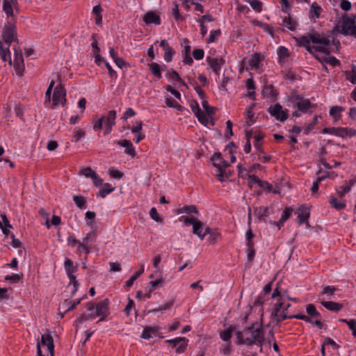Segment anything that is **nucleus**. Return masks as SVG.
I'll use <instances>...</instances> for the list:
<instances>
[{"label": "nucleus", "mask_w": 356, "mask_h": 356, "mask_svg": "<svg viewBox=\"0 0 356 356\" xmlns=\"http://www.w3.org/2000/svg\"><path fill=\"white\" fill-rule=\"evenodd\" d=\"M343 110L341 106H332L330 110V115L333 117L335 120H338L341 118L340 112Z\"/></svg>", "instance_id": "45"}, {"label": "nucleus", "mask_w": 356, "mask_h": 356, "mask_svg": "<svg viewBox=\"0 0 356 356\" xmlns=\"http://www.w3.org/2000/svg\"><path fill=\"white\" fill-rule=\"evenodd\" d=\"M159 331L156 327H146L144 328L143 332L141 334V338L145 339H149L152 337V334H156Z\"/></svg>", "instance_id": "31"}, {"label": "nucleus", "mask_w": 356, "mask_h": 356, "mask_svg": "<svg viewBox=\"0 0 356 356\" xmlns=\"http://www.w3.org/2000/svg\"><path fill=\"white\" fill-rule=\"evenodd\" d=\"M211 160L213 161V166L217 168L216 176L217 177L218 179L220 181H223L225 178H228L227 172L224 170V169L228 167L229 165L227 161L222 158L221 154H214L211 157Z\"/></svg>", "instance_id": "3"}, {"label": "nucleus", "mask_w": 356, "mask_h": 356, "mask_svg": "<svg viewBox=\"0 0 356 356\" xmlns=\"http://www.w3.org/2000/svg\"><path fill=\"white\" fill-rule=\"evenodd\" d=\"M316 58L319 60L322 64H330L332 67L339 66L340 65V61L334 56H323L319 57L318 56H315Z\"/></svg>", "instance_id": "21"}, {"label": "nucleus", "mask_w": 356, "mask_h": 356, "mask_svg": "<svg viewBox=\"0 0 356 356\" xmlns=\"http://www.w3.org/2000/svg\"><path fill=\"white\" fill-rule=\"evenodd\" d=\"M96 237L97 234L95 232L92 231L87 234V235L83 238V241L81 242L85 244V246L88 245H90V247H91L92 243L95 241Z\"/></svg>", "instance_id": "39"}, {"label": "nucleus", "mask_w": 356, "mask_h": 356, "mask_svg": "<svg viewBox=\"0 0 356 356\" xmlns=\"http://www.w3.org/2000/svg\"><path fill=\"white\" fill-rule=\"evenodd\" d=\"M297 213L299 224L302 225L303 223H305L306 227H309L310 225L308 222V219L310 215L309 209L305 206H301L298 208Z\"/></svg>", "instance_id": "13"}, {"label": "nucleus", "mask_w": 356, "mask_h": 356, "mask_svg": "<svg viewBox=\"0 0 356 356\" xmlns=\"http://www.w3.org/2000/svg\"><path fill=\"white\" fill-rule=\"evenodd\" d=\"M306 312L308 314L307 316L314 318H321V314L317 311L316 306L314 304H308L306 305Z\"/></svg>", "instance_id": "26"}, {"label": "nucleus", "mask_w": 356, "mask_h": 356, "mask_svg": "<svg viewBox=\"0 0 356 356\" xmlns=\"http://www.w3.org/2000/svg\"><path fill=\"white\" fill-rule=\"evenodd\" d=\"M10 47H4L3 42L0 40V56L3 62L8 61L9 64L12 65V60L10 52Z\"/></svg>", "instance_id": "20"}, {"label": "nucleus", "mask_w": 356, "mask_h": 356, "mask_svg": "<svg viewBox=\"0 0 356 356\" xmlns=\"http://www.w3.org/2000/svg\"><path fill=\"white\" fill-rule=\"evenodd\" d=\"M322 8L316 2L313 3L311 5L310 10H309V18L310 19H318L320 17L321 12Z\"/></svg>", "instance_id": "29"}, {"label": "nucleus", "mask_w": 356, "mask_h": 356, "mask_svg": "<svg viewBox=\"0 0 356 356\" xmlns=\"http://www.w3.org/2000/svg\"><path fill=\"white\" fill-rule=\"evenodd\" d=\"M330 204L332 206V207L336 209L337 210H341L346 207L345 202L337 201V197L333 195L330 197Z\"/></svg>", "instance_id": "38"}, {"label": "nucleus", "mask_w": 356, "mask_h": 356, "mask_svg": "<svg viewBox=\"0 0 356 356\" xmlns=\"http://www.w3.org/2000/svg\"><path fill=\"white\" fill-rule=\"evenodd\" d=\"M282 307L283 302L280 299L277 300V303L275 304L273 310L271 313L273 321L277 325H279L285 319H291L290 316L287 315V312H283V309H282Z\"/></svg>", "instance_id": "5"}, {"label": "nucleus", "mask_w": 356, "mask_h": 356, "mask_svg": "<svg viewBox=\"0 0 356 356\" xmlns=\"http://www.w3.org/2000/svg\"><path fill=\"white\" fill-rule=\"evenodd\" d=\"M3 10L7 17H13L19 13L18 3L17 0H3Z\"/></svg>", "instance_id": "8"}, {"label": "nucleus", "mask_w": 356, "mask_h": 356, "mask_svg": "<svg viewBox=\"0 0 356 356\" xmlns=\"http://www.w3.org/2000/svg\"><path fill=\"white\" fill-rule=\"evenodd\" d=\"M262 93L264 96L270 97L272 98H276L277 92L275 90L273 85H266L264 86Z\"/></svg>", "instance_id": "34"}, {"label": "nucleus", "mask_w": 356, "mask_h": 356, "mask_svg": "<svg viewBox=\"0 0 356 356\" xmlns=\"http://www.w3.org/2000/svg\"><path fill=\"white\" fill-rule=\"evenodd\" d=\"M290 102L294 108H296L303 113H307L308 109L313 106L309 99H305L298 95H291Z\"/></svg>", "instance_id": "4"}, {"label": "nucleus", "mask_w": 356, "mask_h": 356, "mask_svg": "<svg viewBox=\"0 0 356 356\" xmlns=\"http://www.w3.org/2000/svg\"><path fill=\"white\" fill-rule=\"evenodd\" d=\"M305 36H306L310 42L314 44H330V42L328 38L323 37L316 32L309 33Z\"/></svg>", "instance_id": "14"}, {"label": "nucleus", "mask_w": 356, "mask_h": 356, "mask_svg": "<svg viewBox=\"0 0 356 356\" xmlns=\"http://www.w3.org/2000/svg\"><path fill=\"white\" fill-rule=\"evenodd\" d=\"M254 106V104H252V106H250L248 109L246 111L245 113H246V117L248 120H250V122H247L246 123V126L248 127H250L252 124H253L254 122V120H253V118H254V113H253V107Z\"/></svg>", "instance_id": "51"}, {"label": "nucleus", "mask_w": 356, "mask_h": 356, "mask_svg": "<svg viewBox=\"0 0 356 356\" xmlns=\"http://www.w3.org/2000/svg\"><path fill=\"white\" fill-rule=\"evenodd\" d=\"M41 343L43 346L47 347L51 355L54 353V344L52 337L49 334H42L41 337Z\"/></svg>", "instance_id": "19"}, {"label": "nucleus", "mask_w": 356, "mask_h": 356, "mask_svg": "<svg viewBox=\"0 0 356 356\" xmlns=\"http://www.w3.org/2000/svg\"><path fill=\"white\" fill-rule=\"evenodd\" d=\"M15 17H11L3 25L1 30V38L6 46L10 47L12 42L19 43L17 38Z\"/></svg>", "instance_id": "2"}, {"label": "nucleus", "mask_w": 356, "mask_h": 356, "mask_svg": "<svg viewBox=\"0 0 356 356\" xmlns=\"http://www.w3.org/2000/svg\"><path fill=\"white\" fill-rule=\"evenodd\" d=\"M86 307L88 311L90 312V313L83 314L79 318H77L75 321V323L76 325L81 324L86 321L92 320L95 318L96 316L95 314H94L95 305L92 302H89L86 304Z\"/></svg>", "instance_id": "11"}, {"label": "nucleus", "mask_w": 356, "mask_h": 356, "mask_svg": "<svg viewBox=\"0 0 356 356\" xmlns=\"http://www.w3.org/2000/svg\"><path fill=\"white\" fill-rule=\"evenodd\" d=\"M65 96H66V91H65V89L64 88V86L61 83L57 85L55 87L54 91L53 93V97H52L54 105L58 106L59 104H61V105L64 106L66 102Z\"/></svg>", "instance_id": "7"}, {"label": "nucleus", "mask_w": 356, "mask_h": 356, "mask_svg": "<svg viewBox=\"0 0 356 356\" xmlns=\"http://www.w3.org/2000/svg\"><path fill=\"white\" fill-rule=\"evenodd\" d=\"M193 213L198 214V211L195 206L187 205V206L183 207L182 208H180L178 210V213Z\"/></svg>", "instance_id": "44"}, {"label": "nucleus", "mask_w": 356, "mask_h": 356, "mask_svg": "<svg viewBox=\"0 0 356 356\" xmlns=\"http://www.w3.org/2000/svg\"><path fill=\"white\" fill-rule=\"evenodd\" d=\"M64 266L67 276L74 274L76 270V267L74 266L73 261L69 258L65 259Z\"/></svg>", "instance_id": "36"}, {"label": "nucleus", "mask_w": 356, "mask_h": 356, "mask_svg": "<svg viewBox=\"0 0 356 356\" xmlns=\"http://www.w3.org/2000/svg\"><path fill=\"white\" fill-rule=\"evenodd\" d=\"M114 190V187H113L110 184L106 183L104 184L103 188L100 189L97 195L104 198L107 194L112 193Z\"/></svg>", "instance_id": "37"}, {"label": "nucleus", "mask_w": 356, "mask_h": 356, "mask_svg": "<svg viewBox=\"0 0 356 356\" xmlns=\"http://www.w3.org/2000/svg\"><path fill=\"white\" fill-rule=\"evenodd\" d=\"M73 200L75 202L76 205L81 209H84L86 200V199L81 196V195H74L73 197Z\"/></svg>", "instance_id": "47"}, {"label": "nucleus", "mask_w": 356, "mask_h": 356, "mask_svg": "<svg viewBox=\"0 0 356 356\" xmlns=\"http://www.w3.org/2000/svg\"><path fill=\"white\" fill-rule=\"evenodd\" d=\"M232 127L233 124L231 120H227L226 122V131L225 133V136L227 139H229L234 134L232 131Z\"/></svg>", "instance_id": "56"}, {"label": "nucleus", "mask_w": 356, "mask_h": 356, "mask_svg": "<svg viewBox=\"0 0 356 356\" xmlns=\"http://www.w3.org/2000/svg\"><path fill=\"white\" fill-rule=\"evenodd\" d=\"M165 342L173 344V346H176L177 344L180 343L176 349L177 353H184L188 345V340L185 337H177L172 339H168Z\"/></svg>", "instance_id": "12"}, {"label": "nucleus", "mask_w": 356, "mask_h": 356, "mask_svg": "<svg viewBox=\"0 0 356 356\" xmlns=\"http://www.w3.org/2000/svg\"><path fill=\"white\" fill-rule=\"evenodd\" d=\"M104 122L106 125L114 126L115 124L116 112L114 110L109 111L107 115L104 116Z\"/></svg>", "instance_id": "33"}, {"label": "nucleus", "mask_w": 356, "mask_h": 356, "mask_svg": "<svg viewBox=\"0 0 356 356\" xmlns=\"http://www.w3.org/2000/svg\"><path fill=\"white\" fill-rule=\"evenodd\" d=\"M355 24V17H350L348 16H343L342 17V33L345 35H348L350 34V31L353 29L354 24Z\"/></svg>", "instance_id": "15"}, {"label": "nucleus", "mask_w": 356, "mask_h": 356, "mask_svg": "<svg viewBox=\"0 0 356 356\" xmlns=\"http://www.w3.org/2000/svg\"><path fill=\"white\" fill-rule=\"evenodd\" d=\"M80 174L92 179V177L97 174L95 171L92 170L90 167L84 168L80 171Z\"/></svg>", "instance_id": "53"}, {"label": "nucleus", "mask_w": 356, "mask_h": 356, "mask_svg": "<svg viewBox=\"0 0 356 356\" xmlns=\"http://www.w3.org/2000/svg\"><path fill=\"white\" fill-rule=\"evenodd\" d=\"M321 304L327 309L332 312H338L343 307L342 304L332 301H323L321 302Z\"/></svg>", "instance_id": "25"}, {"label": "nucleus", "mask_w": 356, "mask_h": 356, "mask_svg": "<svg viewBox=\"0 0 356 356\" xmlns=\"http://www.w3.org/2000/svg\"><path fill=\"white\" fill-rule=\"evenodd\" d=\"M91 247L90 245H86L82 242H79V245L77 248V252L79 253L84 252L86 254H88L90 252Z\"/></svg>", "instance_id": "54"}, {"label": "nucleus", "mask_w": 356, "mask_h": 356, "mask_svg": "<svg viewBox=\"0 0 356 356\" xmlns=\"http://www.w3.org/2000/svg\"><path fill=\"white\" fill-rule=\"evenodd\" d=\"M207 61L210 69L216 74L219 75L222 67L225 65V60L222 58L207 57Z\"/></svg>", "instance_id": "9"}, {"label": "nucleus", "mask_w": 356, "mask_h": 356, "mask_svg": "<svg viewBox=\"0 0 356 356\" xmlns=\"http://www.w3.org/2000/svg\"><path fill=\"white\" fill-rule=\"evenodd\" d=\"M85 136H86V132L83 130H82L81 129L76 128L74 130V136L72 139V141L74 143H77L79 140L84 138Z\"/></svg>", "instance_id": "46"}, {"label": "nucleus", "mask_w": 356, "mask_h": 356, "mask_svg": "<svg viewBox=\"0 0 356 356\" xmlns=\"http://www.w3.org/2000/svg\"><path fill=\"white\" fill-rule=\"evenodd\" d=\"M207 234L209 235L208 238V241L210 244H215L217 241V239L220 236V233L212 229L209 227H205V236Z\"/></svg>", "instance_id": "28"}, {"label": "nucleus", "mask_w": 356, "mask_h": 356, "mask_svg": "<svg viewBox=\"0 0 356 356\" xmlns=\"http://www.w3.org/2000/svg\"><path fill=\"white\" fill-rule=\"evenodd\" d=\"M234 330L235 327L234 326L229 327L227 329L220 332V338L225 341H229Z\"/></svg>", "instance_id": "42"}, {"label": "nucleus", "mask_w": 356, "mask_h": 356, "mask_svg": "<svg viewBox=\"0 0 356 356\" xmlns=\"http://www.w3.org/2000/svg\"><path fill=\"white\" fill-rule=\"evenodd\" d=\"M149 69L151 72L158 79L161 78V70L160 65L156 63H152L149 65Z\"/></svg>", "instance_id": "41"}, {"label": "nucleus", "mask_w": 356, "mask_h": 356, "mask_svg": "<svg viewBox=\"0 0 356 356\" xmlns=\"http://www.w3.org/2000/svg\"><path fill=\"white\" fill-rule=\"evenodd\" d=\"M143 21L147 24H154L156 25L161 24L160 17L153 11L147 12L143 17Z\"/></svg>", "instance_id": "17"}, {"label": "nucleus", "mask_w": 356, "mask_h": 356, "mask_svg": "<svg viewBox=\"0 0 356 356\" xmlns=\"http://www.w3.org/2000/svg\"><path fill=\"white\" fill-rule=\"evenodd\" d=\"M341 321L346 323L353 331V335L356 337V320L352 319L348 321L346 319H341Z\"/></svg>", "instance_id": "52"}, {"label": "nucleus", "mask_w": 356, "mask_h": 356, "mask_svg": "<svg viewBox=\"0 0 356 356\" xmlns=\"http://www.w3.org/2000/svg\"><path fill=\"white\" fill-rule=\"evenodd\" d=\"M150 217L156 222H162V218L160 217L156 208L152 207L149 211Z\"/></svg>", "instance_id": "61"}, {"label": "nucleus", "mask_w": 356, "mask_h": 356, "mask_svg": "<svg viewBox=\"0 0 356 356\" xmlns=\"http://www.w3.org/2000/svg\"><path fill=\"white\" fill-rule=\"evenodd\" d=\"M278 55V62L280 65H283L286 59L289 56V52L286 47L281 46L279 47L277 51Z\"/></svg>", "instance_id": "22"}, {"label": "nucleus", "mask_w": 356, "mask_h": 356, "mask_svg": "<svg viewBox=\"0 0 356 356\" xmlns=\"http://www.w3.org/2000/svg\"><path fill=\"white\" fill-rule=\"evenodd\" d=\"M290 318H296V319H300V320H302L307 323H313V320L309 318V316L305 315V314H295V315H290Z\"/></svg>", "instance_id": "55"}, {"label": "nucleus", "mask_w": 356, "mask_h": 356, "mask_svg": "<svg viewBox=\"0 0 356 356\" xmlns=\"http://www.w3.org/2000/svg\"><path fill=\"white\" fill-rule=\"evenodd\" d=\"M14 65L16 72L19 76H22L24 70V58L22 54L19 52H15V57L14 60Z\"/></svg>", "instance_id": "16"}, {"label": "nucleus", "mask_w": 356, "mask_h": 356, "mask_svg": "<svg viewBox=\"0 0 356 356\" xmlns=\"http://www.w3.org/2000/svg\"><path fill=\"white\" fill-rule=\"evenodd\" d=\"M355 184V181H346L344 184L337 188V193L340 198H342L346 193L351 191Z\"/></svg>", "instance_id": "18"}, {"label": "nucleus", "mask_w": 356, "mask_h": 356, "mask_svg": "<svg viewBox=\"0 0 356 356\" xmlns=\"http://www.w3.org/2000/svg\"><path fill=\"white\" fill-rule=\"evenodd\" d=\"M165 104L168 107L175 108L178 111H181V105L177 101L170 97L165 99Z\"/></svg>", "instance_id": "49"}, {"label": "nucleus", "mask_w": 356, "mask_h": 356, "mask_svg": "<svg viewBox=\"0 0 356 356\" xmlns=\"http://www.w3.org/2000/svg\"><path fill=\"white\" fill-rule=\"evenodd\" d=\"M164 59L166 62H170L172 59V56L175 54V51L170 47L167 49L164 50Z\"/></svg>", "instance_id": "58"}, {"label": "nucleus", "mask_w": 356, "mask_h": 356, "mask_svg": "<svg viewBox=\"0 0 356 356\" xmlns=\"http://www.w3.org/2000/svg\"><path fill=\"white\" fill-rule=\"evenodd\" d=\"M202 104L204 110L208 115H212L215 114L216 108L209 106L208 102L206 99L203 100Z\"/></svg>", "instance_id": "50"}, {"label": "nucleus", "mask_w": 356, "mask_h": 356, "mask_svg": "<svg viewBox=\"0 0 356 356\" xmlns=\"http://www.w3.org/2000/svg\"><path fill=\"white\" fill-rule=\"evenodd\" d=\"M356 135V131L346 127H339L337 136L345 138L346 136H354Z\"/></svg>", "instance_id": "30"}, {"label": "nucleus", "mask_w": 356, "mask_h": 356, "mask_svg": "<svg viewBox=\"0 0 356 356\" xmlns=\"http://www.w3.org/2000/svg\"><path fill=\"white\" fill-rule=\"evenodd\" d=\"M236 337L238 345H247L248 346L257 345L260 347V351H262V346L265 339L261 323L257 322L252 323L251 325L245 327L243 330L237 331Z\"/></svg>", "instance_id": "1"}, {"label": "nucleus", "mask_w": 356, "mask_h": 356, "mask_svg": "<svg viewBox=\"0 0 356 356\" xmlns=\"http://www.w3.org/2000/svg\"><path fill=\"white\" fill-rule=\"evenodd\" d=\"M264 60V56L259 53H254L252 55L249 60V65L252 68L259 69L261 60Z\"/></svg>", "instance_id": "24"}, {"label": "nucleus", "mask_w": 356, "mask_h": 356, "mask_svg": "<svg viewBox=\"0 0 356 356\" xmlns=\"http://www.w3.org/2000/svg\"><path fill=\"white\" fill-rule=\"evenodd\" d=\"M249 3L251 7L257 12H261L262 9V3L259 0H250Z\"/></svg>", "instance_id": "59"}, {"label": "nucleus", "mask_w": 356, "mask_h": 356, "mask_svg": "<svg viewBox=\"0 0 356 356\" xmlns=\"http://www.w3.org/2000/svg\"><path fill=\"white\" fill-rule=\"evenodd\" d=\"M193 233L197 235L200 240H203L205 237V227L204 223L201 221L193 227Z\"/></svg>", "instance_id": "23"}, {"label": "nucleus", "mask_w": 356, "mask_h": 356, "mask_svg": "<svg viewBox=\"0 0 356 356\" xmlns=\"http://www.w3.org/2000/svg\"><path fill=\"white\" fill-rule=\"evenodd\" d=\"M270 214L269 209L266 207H261L257 209V215L259 220L266 221V217Z\"/></svg>", "instance_id": "40"}, {"label": "nucleus", "mask_w": 356, "mask_h": 356, "mask_svg": "<svg viewBox=\"0 0 356 356\" xmlns=\"http://www.w3.org/2000/svg\"><path fill=\"white\" fill-rule=\"evenodd\" d=\"M282 23L291 31H294L297 26L296 22L291 17L289 14L288 16L284 17Z\"/></svg>", "instance_id": "35"}, {"label": "nucleus", "mask_w": 356, "mask_h": 356, "mask_svg": "<svg viewBox=\"0 0 356 356\" xmlns=\"http://www.w3.org/2000/svg\"><path fill=\"white\" fill-rule=\"evenodd\" d=\"M108 300L104 299L102 301L97 303L95 307L96 312L95 316H101L98 322L104 321L105 318L108 315Z\"/></svg>", "instance_id": "10"}, {"label": "nucleus", "mask_w": 356, "mask_h": 356, "mask_svg": "<svg viewBox=\"0 0 356 356\" xmlns=\"http://www.w3.org/2000/svg\"><path fill=\"white\" fill-rule=\"evenodd\" d=\"M163 282V278L158 279L156 280L151 281L149 282V289L150 292H152L155 290L156 287L158 286H161Z\"/></svg>", "instance_id": "64"}, {"label": "nucleus", "mask_w": 356, "mask_h": 356, "mask_svg": "<svg viewBox=\"0 0 356 356\" xmlns=\"http://www.w3.org/2000/svg\"><path fill=\"white\" fill-rule=\"evenodd\" d=\"M330 44H321L319 46L313 47L315 51L321 52L325 54L326 56L330 55V51L329 50Z\"/></svg>", "instance_id": "48"}, {"label": "nucleus", "mask_w": 356, "mask_h": 356, "mask_svg": "<svg viewBox=\"0 0 356 356\" xmlns=\"http://www.w3.org/2000/svg\"><path fill=\"white\" fill-rule=\"evenodd\" d=\"M68 277L70 279V284H72L73 287H74L73 291L72 292V295H74L76 293V291L78 290L79 284L78 281L76 279V276L74 275V274L68 275Z\"/></svg>", "instance_id": "57"}, {"label": "nucleus", "mask_w": 356, "mask_h": 356, "mask_svg": "<svg viewBox=\"0 0 356 356\" xmlns=\"http://www.w3.org/2000/svg\"><path fill=\"white\" fill-rule=\"evenodd\" d=\"M268 112L271 116L281 122L285 121L289 117L288 111L286 109L283 110L282 106L279 103H277L274 106H270L268 108Z\"/></svg>", "instance_id": "6"}, {"label": "nucleus", "mask_w": 356, "mask_h": 356, "mask_svg": "<svg viewBox=\"0 0 356 356\" xmlns=\"http://www.w3.org/2000/svg\"><path fill=\"white\" fill-rule=\"evenodd\" d=\"M200 222V220L194 216H191V217L187 216L184 218V223L187 225H192L193 227L194 226V225H196Z\"/></svg>", "instance_id": "63"}, {"label": "nucleus", "mask_w": 356, "mask_h": 356, "mask_svg": "<svg viewBox=\"0 0 356 356\" xmlns=\"http://www.w3.org/2000/svg\"><path fill=\"white\" fill-rule=\"evenodd\" d=\"M297 42L299 46L304 47L308 52H309L310 54H313V51L314 49L313 47L310 45L311 42L308 40V38L306 36H300L298 39H297Z\"/></svg>", "instance_id": "27"}, {"label": "nucleus", "mask_w": 356, "mask_h": 356, "mask_svg": "<svg viewBox=\"0 0 356 356\" xmlns=\"http://www.w3.org/2000/svg\"><path fill=\"white\" fill-rule=\"evenodd\" d=\"M167 78H168L171 81H175L181 83L183 86L187 87L186 83L183 81V79L180 77L179 74L174 70H171L166 74Z\"/></svg>", "instance_id": "32"}, {"label": "nucleus", "mask_w": 356, "mask_h": 356, "mask_svg": "<svg viewBox=\"0 0 356 356\" xmlns=\"http://www.w3.org/2000/svg\"><path fill=\"white\" fill-rule=\"evenodd\" d=\"M204 51L202 49H195L193 51V56L197 60H201L204 58Z\"/></svg>", "instance_id": "62"}, {"label": "nucleus", "mask_w": 356, "mask_h": 356, "mask_svg": "<svg viewBox=\"0 0 356 356\" xmlns=\"http://www.w3.org/2000/svg\"><path fill=\"white\" fill-rule=\"evenodd\" d=\"M264 137V134H259L254 136L255 143H254V146L259 153H264V150L261 147V141Z\"/></svg>", "instance_id": "43"}, {"label": "nucleus", "mask_w": 356, "mask_h": 356, "mask_svg": "<svg viewBox=\"0 0 356 356\" xmlns=\"http://www.w3.org/2000/svg\"><path fill=\"white\" fill-rule=\"evenodd\" d=\"M193 86L194 87V90L196 91L200 98L202 100H204L206 99V94L201 88V87L197 84V82H195Z\"/></svg>", "instance_id": "60"}]
</instances>
